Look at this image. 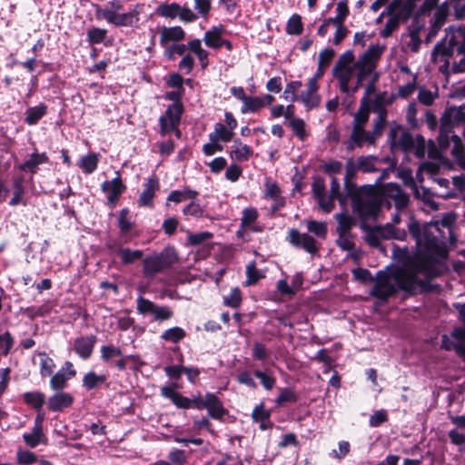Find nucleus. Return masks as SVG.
I'll use <instances>...</instances> for the list:
<instances>
[{"mask_svg": "<svg viewBox=\"0 0 465 465\" xmlns=\"http://www.w3.org/2000/svg\"><path fill=\"white\" fill-rule=\"evenodd\" d=\"M456 216L453 213L445 214L440 220L420 226L415 220H411L408 228L411 235L416 242V256L424 264L420 267L422 277L417 279L414 283L404 285L408 290L422 287L426 278L437 275V264L446 258V232H451V225L455 223Z\"/></svg>", "mask_w": 465, "mask_h": 465, "instance_id": "obj_1", "label": "nucleus"}, {"mask_svg": "<svg viewBox=\"0 0 465 465\" xmlns=\"http://www.w3.org/2000/svg\"><path fill=\"white\" fill-rule=\"evenodd\" d=\"M421 264H424V262L415 255L411 262L406 268L396 271L392 275L379 271L376 275L375 283L370 292V295L385 302L396 293L398 289L410 294L425 291L430 280L434 276L426 278L424 284L420 288L408 290L403 287L404 285L414 283L417 279L422 277L423 273L420 269Z\"/></svg>", "mask_w": 465, "mask_h": 465, "instance_id": "obj_2", "label": "nucleus"}, {"mask_svg": "<svg viewBox=\"0 0 465 465\" xmlns=\"http://www.w3.org/2000/svg\"><path fill=\"white\" fill-rule=\"evenodd\" d=\"M357 168L358 163L355 164L352 159L348 160L345 165L344 190L351 201L355 213L363 219L375 217L378 213L380 197L375 193V186L364 185L359 188L351 181Z\"/></svg>", "mask_w": 465, "mask_h": 465, "instance_id": "obj_3", "label": "nucleus"}, {"mask_svg": "<svg viewBox=\"0 0 465 465\" xmlns=\"http://www.w3.org/2000/svg\"><path fill=\"white\" fill-rule=\"evenodd\" d=\"M462 124H465V111H463V106L448 107L440 118L438 143L440 148L445 150L449 147L450 142L452 141V155L460 165H465V149L461 144L460 138L453 132V128L456 125Z\"/></svg>", "mask_w": 465, "mask_h": 465, "instance_id": "obj_4", "label": "nucleus"}, {"mask_svg": "<svg viewBox=\"0 0 465 465\" xmlns=\"http://www.w3.org/2000/svg\"><path fill=\"white\" fill-rule=\"evenodd\" d=\"M454 55L465 56V26H450L445 30V37L432 50L431 61L445 74Z\"/></svg>", "mask_w": 465, "mask_h": 465, "instance_id": "obj_5", "label": "nucleus"}, {"mask_svg": "<svg viewBox=\"0 0 465 465\" xmlns=\"http://www.w3.org/2000/svg\"><path fill=\"white\" fill-rule=\"evenodd\" d=\"M384 46L380 45H371L368 49L359 56L355 62L357 70L356 84L352 87V94L356 93L362 85L363 81L369 80L365 88L364 99L375 91L376 83L379 80V74L376 72L377 63L380 60Z\"/></svg>", "mask_w": 465, "mask_h": 465, "instance_id": "obj_6", "label": "nucleus"}, {"mask_svg": "<svg viewBox=\"0 0 465 465\" xmlns=\"http://www.w3.org/2000/svg\"><path fill=\"white\" fill-rule=\"evenodd\" d=\"M95 15L115 26H133L139 20V13L136 10L124 12V5L121 0L108 1L103 6H97Z\"/></svg>", "mask_w": 465, "mask_h": 465, "instance_id": "obj_7", "label": "nucleus"}, {"mask_svg": "<svg viewBox=\"0 0 465 465\" xmlns=\"http://www.w3.org/2000/svg\"><path fill=\"white\" fill-rule=\"evenodd\" d=\"M454 10L455 17L458 19L465 15V0H445L437 9L430 21V31L428 40L434 38L440 28L444 25L450 9Z\"/></svg>", "mask_w": 465, "mask_h": 465, "instance_id": "obj_8", "label": "nucleus"}, {"mask_svg": "<svg viewBox=\"0 0 465 465\" xmlns=\"http://www.w3.org/2000/svg\"><path fill=\"white\" fill-rule=\"evenodd\" d=\"M175 260L174 253L168 251L145 257L143 261V276L148 280L153 279L156 274L171 268Z\"/></svg>", "mask_w": 465, "mask_h": 465, "instance_id": "obj_9", "label": "nucleus"}, {"mask_svg": "<svg viewBox=\"0 0 465 465\" xmlns=\"http://www.w3.org/2000/svg\"><path fill=\"white\" fill-rule=\"evenodd\" d=\"M375 193L380 197L378 210L385 202L388 203V205H391V201H392L396 209L399 211L404 209L410 201L408 194L405 193L397 183H390L380 189L375 187Z\"/></svg>", "mask_w": 465, "mask_h": 465, "instance_id": "obj_10", "label": "nucleus"}, {"mask_svg": "<svg viewBox=\"0 0 465 465\" xmlns=\"http://www.w3.org/2000/svg\"><path fill=\"white\" fill-rule=\"evenodd\" d=\"M407 233L403 229L396 228L393 223L377 226L368 232L366 242L372 247H379L381 240H404Z\"/></svg>", "mask_w": 465, "mask_h": 465, "instance_id": "obj_11", "label": "nucleus"}, {"mask_svg": "<svg viewBox=\"0 0 465 465\" xmlns=\"http://www.w3.org/2000/svg\"><path fill=\"white\" fill-rule=\"evenodd\" d=\"M392 103V97H389L386 93L376 95L372 102V111L377 114L373 122L372 134L375 139L381 135L383 129L387 124V109L386 105Z\"/></svg>", "mask_w": 465, "mask_h": 465, "instance_id": "obj_12", "label": "nucleus"}, {"mask_svg": "<svg viewBox=\"0 0 465 465\" xmlns=\"http://www.w3.org/2000/svg\"><path fill=\"white\" fill-rule=\"evenodd\" d=\"M136 310L142 315H152L153 320L157 322L167 321L173 315L170 307L157 305L143 296L137 298Z\"/></svg>", "mask_w": 465, "mask_h": 465, "instance_id": "obj_13", "label": "nucleus"}, {"mask_svg": "<svg viewBox=\"0 0 465 465\" xmlns=\"http://www.w3.org/2000/svg\"><path fill=\"white\" fill-rule=\"evenodd\" d=\"M156 14L162 17L174 19L179 17L182 22H194L198 15L187 6H181L177 3L161 4L155 10Z\"/></svg>", "mask_w": 465, "mask_h": 465, "instance_id": "obj_14", "label": "nucleus"}, {"mask_svg": "<svg viewBox=\"0 0 465 465\" xmlns=\"http://www.w3.org/2000/svg\"><path fill=\"white\" fill-rule=\"evenodd\" d=\"M183 114V105L181 103H173L168 106L163 115L159 119L161 133L166 134L172 131H176V135L180 136V131L177 129Z\"/></svg>", "mask_w": 465, "mask_h": 465, "instance_id": "obj_15", "label": "nucleus"}, {"mask_svg": "<svg viewBox=\"0 0 465 465\" xmlns=\"http://www.w3.org/2000/svg\"><path fill=\"white\" fill-rule=\"evenodd\" d=\"M388 140L392 150L409 152L415 148L412 135L399 124L391 127Z\"/></svg>", "mask_w": 465, "mask_h": 465, "instance_id": "obj_16", "label": "nucleus"}, {"mask_svg": "<svg viewBox=\"0 0 465 465\" xmlns=\"http://www.w3.org/2000/svg\"><path fill=\"white\" fill-rule=\"evenodd\" d=\"M424 0H392L387 7L388 14H395L401 20L408 21L412 15L415 20L421 16H417V10Z\"/></svg>", "mask_w": 465, "mask_h": 465, "instance_id": "obj_17", "label": "nucleus"}, {"mask_svg": "<svg viewBox=\"0 0 465 465\" xmlns=\"http://www.w3.org/2000/svg\"><path fill=\"white\" fill-rule=\"evenodd\" d=\"M441 341L442 348L454 350L465 361V330L455 329L450 335H443Z\"/></svg>", "mask_w": 465, "mask_h": 465, "instance_id": "obj_18", "label": "nucleus"}, {"mask_svg": "<svg viewBox=\"0 0 465 465\" xmlns=\"http://www.w3.org/2000/svg\"><path fill=\"white\" fill-rule=\"evenodd\" d=\"M288 240L293 246L302 248L309 253L313 254L318 252L314 238L307 233H302L296 229H291L289 231Z\"/></svg>", "mask_w": 465, "mask_h": 465, "instance_id": "obj_19", "label": "nucleus"}, {"mask_svg": "<svg viewBox=\"0 0 465 465\" xmlns=\"http://www.w3.org/2000/svg\"><path fill=\"white\" fill-rule=\"evenodd\" d=\"M332 74L339 82L341 92L343 94H352L353 86H350V82L354 74L357 76L355 63H353V66L333 67Z\"/></svg>", "mask_w": 465, "mask_h": 465, "instance_id": "obj_20", "label": "nucleus"}, {"mask_svg": "<svg viewBox=\"0 0 465 465\" xmlns=\"http://www.w3.org/2000/svg\"><path fill=\"white\" fill-rule=\"evenodd\" d=\"M312 190L318 200L320 207L327 213H331L334 207L335 203L332 201V198H328L325 194V183L322 178L316 177L314 178Z\"/></svg>", "mask_w": 465, "mask_h": 465, "instance_id": "obj_21", "label": "nucleus"}, {"mask_svg": "<svg viewBox=\"0 0 465 465\" xmlns=\"http://www.w3.org/2000/svg\"><path fill=\"white\" fill-rule=\"evenodd\" d=\"M75 373L73 364L70 361H66L64 366L51 377V389L53 391H63L66 387L67 381L74 377Z\"/></svg>", "mask_w": 465, "mask_h": 465, "instance_id": "obj_22", "label": "nucleus"}, {"mask_svg": "<svg viewBox=\"0 0 465 465\" xmlns=\"http://www.w3.org/2000/svg\"><path fill=\"white\" fill-rule=\"evenodd\" d=\"M318 89V84L314 83V80H309L307 84V89L302 91L299 95V100L305 105L307 109H312L319 106L321 103V97L317 94Z\"/></svg>", "mask_w": 465, "mask_h": 465, "instance_id": "obj_23", "label": "nucleus"}, {"mask_svg": "<svg viewBox=\"0 0 465 465\" xmlns=\"http://www.w3.org/2000/svg\"><path fill=\"white\" fill-rule=\"evenodd\" d=\"M159 181L156 176L150 177L144 184V188L141 193L138 203L140 206L152 207L153 204V197L159 190Z\"/></svg>", "mask_w": 465, "mask_h": 465, "instance_id": "obj_24", "label": "nucleus"}, {"mask_svg": "<svg viewBox=\"0 0 465 465\" xmlns=\"http://www.w3.org/2000/svg\"><path fill=\"white\" fill-rule=\"evenodd\" d=\"M112 253L118 255L124 264H131L143 257V251L122 247L116 242L108 244Z\"/></svg>", "mask_w": 465, "mask_h": 465, "instance_id": "obj_25", "label": "nucleus"}, {"mask_svg": "<svg viewBox=\"0 0 465 465\" xmlns=\"http://www.w3.org/2000/svg\"><path fill=\"white\" fill-rule=\"evenodd\" d=\"M56 391V393L48 399L47 405L49 410L52 411H63L71 407L74 402V397L68 392L62 391Z\"/></svg>", "mask_w": 465, "mask_h": 465, "instance_id": "obj_26", "label": "nucleus"}, {"mask_svg": "<svg viewBox=\"0 0 465 465\" xmlns=\"http://www.w3.org/2000/svg\"><path fill=\"white\" fill-rule=\"evenodd\" d=\"M125 186L122 183L119 173H116V177L112 180L105 181L102 183V191L108 193V202L114 203L119 195L124 191Z\"/></svg>", "mask_w": 465, "mask_h": 465, "instance_id": "obj_27", "label": "nucleus"}, {"mask_svg": "<svg viewBox=\"0 0 465 465\" xmlns=\"http://www.w3.org/2000/svg\"><path fill=\"white\" fill-rule=\"evenodd\" d=\"M375 135L371 132L365 131L364 127L352 126V132L350 137L349 150H352L354 145L361 146L364 143L373 144L375 143Z\"/></svg>", "mask_w": 465, "mask_h": 465, "instance_id": "obj_28", "label": "nucleus"}, {"mask_svg": "<svg viewBox=\"0 0 465 465\" xmlns=\"http://www.w3.org/2000/svg\"><path fill=\"white\" fill-rule=\"evenodd\" d=\"M96 337L94 335L82 336L74 341V351L84 360L88 359L94 350Z\"/></svg>", "mask_w": 465, "mask_h": 465, "instance_id": "obj_29", "label": "nucleus"}, {"mask_svg": "<svg viewBox=\"0 0 465 465\" xmlns=\"http://www.w3.org/2000/svg\"><path fill=\"white\" fill-rule=\"evenodd\" d=\"M161 394L164 398L170 399L177 408L190 409L193 406L191 399L183 396L171 386L163 387L161 389Z\"/></svg>", "mask_w": 465, "mask_h": 465, "instance_id": "obj_30", "label": "nucleus"}, {"mask_svg": "<svg viewBox=\"0 0 465 465\" xmlns=\"http://www.w3.org/2000/svg\"><path fill=\"white\" fill-rule=\"evenodd\" d=\"M252 149L242 143L240 139L233 140L232 145L230 147V157L237 162H246L252 155Z\"/></svg>", "mask_w": 465, "mask_h": 465, "instance_id": "obj_31", "label": "nucleus"}, {"mask_svg": "<svg viewBox=\"0 0 465 465\" xmlns=\"http://www.w3.org/2000/svg\"><path fill=\"white\" fill-rule=\"evenodd\" d=\"M185 37V32L181 26L163 27L160 32V44L166 46L169 42H179Z\"/></svg>", "mask_w": 465, "mask_h": 465, "instance_id": "obj_32", "label": "nucleus"}, {"mask_svg": "<svg viewBox=\"0 0 465 465\" xmlns=\"http://www.w3.org/2000/svg\"><path fill=\"white\" fill-rule=\"evenodd\" d=\"M206 403L205 409L213 419L221 420L226 414V410L223 408L222 401L213 393H207Z\"/></svg>", "mask_w": 465, "mask_h": 465, "instance_id": "obj_33", "label": "nucleus"}, {"mask_svg": "<svg viewBox=\"0 0 465 465\" xmlns=\"http://www.w3.org/2000/svg\"><path fill=\"white\" fill-rule=\"evenodd\" d=\"M47 162L48 157L45 153H34L26 161H25L24 163L19 166V168L24 172H28L32 174H35L38 170V166L40 164L46 163Z\"/></svg>", "mask_w": 465, "mask_h": 465, "instance_id": "obj_34", "label": "nucleus"}, {"mask_svg": "<svg viewBox=\"0 0 465 465\" xmlns=\"http://www.w3.org/2000/svg\"><path fill=\"white\" fill-rule=\"evenodd\" d=\"M225 32L223 26H214L205 32L203 41L209 48L219 49L222 47V35Z\"/></svg>", "mask_w": 465, "mask_h": 465, "instance_id": "obj_35", "label": "nucleus"}, {"mask_svg": "<svg viewBox=\"0 0 465 465\" xmlns=\"http://www.w3.org/2000/svg\"><path fill=\"white\" fill-rule=\"evenodd\" d=\"M258 218V212L255 208H245L241 218V227L248 228L252 232H260L262 227L255 224Z\"/></svg>", "mask_w": 465, "mask_h": 465, "instance_id": "obj_36", "label": "nucleus"}, {"mask_svg": "<svg viewBox=\"0 0 465 465\" xmlns=\"http://www.w3.org/2000/svg\"><path fill=\"white\" fill-rule=\"evenodd\" d=\"M334 217L338 223L336 228L338 234H351V230L355 224L353 217L347 213H336Z\"/></svg>", "mask_w": 465, "mask_h": 465, "instance_id": "obj_37", "label": "nucleus"}, {"mask_svg": "<svg viewBox=\"0 0 465 465\" xmlns=\"http://www.w3.org/2000/svg\"><path fill=\"white\" fill-rule=\"evenodd\" d=\"M234 132L229 130L224 124L216 123L214 131L209 134V139L212 142H230L233 137Z\"/></svg>", "mask_w": 465, "mask_h": 465, "instance_id": "obj_38", "label": "nucleus"}, {"mask_svg": "<svg viewBox=\"0 0 465 465\" xmlns=\"http://www.w3.org/2000/svg\"><path fill=\"white\" fill-rule=\"evenodd\" d=\"M25 178L24 176L15 177L13 181V189H14V196L11 198L9 204L11 206H15L20 203L25 205L26 203L23 200V195L25 194V188L24 185Z\"/></svg>", "mask_w": 465, "mask_h": 465, "instance_id": "obj_39", "label": "nucleus"}, {"mask_svg": "<svg viewBox=\"0 0 465 465\" xmlns=\"http://www.w3.org/2000/svg\"><path fill=\"white\" fill-rule=\"evenodd\" d=\"M47 113V106L40 104L34 107H29L25 111V123L28 125H35Z\"/></svg>", "mask_w": 465, "mask_h": 465, "instance_id": "obj_40", "label": "nucleus"}, {"mask_svg": "<svg viewBox=\"0 0 465 465\" xmlns=\"http://www.w3.org/2000/svg\"><path fill=\"white\" fill-rule=\"evenodd\" d=\"M264 107V99L258 96H248L241 108L242 114L256 113Z\"/></svg>", "mask_w": 465, "mask_h": 465, "instance_id": "obj_41", "label": "nucleus"}, {"mask_svg": "<svg viewBox=\"0 0 465 465\" xmlns=\"http://www.w3.org/2000/svg\"><path fill=\"white\" fill-rule=\"evenodd\" d=\"M106 380L107 376L105 374L97 375L94 371H89L83 378V386L87 391H91L104 383Z\"/></svg>", "mask_w": 465, "mask_h": 465, "instance_id": "obj_42", "label": "nucleus"}, {"mask_svg": "<svg viewBox=\"0 0 465 465\" xmlns=\"http://www.w3.org/2000/svg\"><path fill=\"white\" fill-rule=\"evenodd\" d=\"M37 355L40 357V374L42 377L52 375L55 363L45 351H38Z\"/></svg>", "mask_w": 465, "mask_h": 465, "instance_id": "obj_43", "label": "nucleus"}, {"mask_svg": "<svg viewBox=\"0 0 465 465\" xmlns=\"http://www.w3.org/2000/svg\"><path fill=\"white\" fill-rule=\"evenodd\" d=\"M185 331L183 328L176 326L164 331L161 334V339L165 341L178 343L185 337Z\"/></svg>", "mask_w": 465, "mask_h": 465, "instance_id": "obj_44", "label": "nucleus"}, {"mask_svg": "<svg viewBox=\"0 0 465 465\" xmlns=\"http://www.w3.org/2000/svg\"><path fill=\"white\" fill-rule=\"evenodd\" d=\"M303 25L301 15H292L286 24V33L290 35H299L302 33Z\"/></svg>", "mask_w": 465, "mask_h": 465, "instance_id": "obj_45", "label": "nucleus"}, {"mask_svg": "<svg viewBox=\"0 0 465 465\" xmlns=\"http://www.w3.org/2000/svg\"><path fill=\"white\" fill-rule=\"evenodd\" d=\"M24 401L33 408L40 410L45 403V394L40 391L25 392L24 394Z\"/></svg>", "mask_w": 465, "mask_h": 465, "instance_id": "obj_46", "label": "nucleus"}, {"mask_svg": "<svg viewBox=\"0 0 465 465\" xmlns=\"http://www.w3.org/2000/svg\"><path fill=\"white\" fill-rule=\"evenodd\" d=\"M45 438L43 429L33 427L32 432L25 433L23 439L25 444L31 448L36 447Z\"/></svg>", "mask_w": 465, "mask_h": 465, "instance_id": "obj_47", "label": "nucleus"}, {"mask_svg": "<svg viewBox=\"0 0 465 465\" xmlns=\"http://www.w3.org/2000/svg\"><path fill=\"white\" fill-rule=\"evenodd\" d=\"M328 198H332L333 202L335 199H337L341 206H344L346 204L347 198H350L347 196L346 193L345 194L341 193L340 183L335 177H331L330 195Z\"/></svg>", "mask_w": 465, "mask_h": 465, "instance_id": "obj_48", "label": "nucleus"}, {"mask_svg": "<svg viewBox=\"0 0 465 465\" xmlns=\"http://www.w3.org/2000/svg\"><path fill=\"white\" fill-rule=\"evenodd\" d=\"M389 15L390 18L387 20L385 26L381 33L382 37L390 36L399 27L400 23L405 22L395 14Z\"/></svg>", "mask_w": 465, "mask_h": 465, "instance_id": "obj_49", "label": "nucleus"}, {"mask_svg": "<svg viewBox=\"0 0 465 465\" xmlns=\"http://www.w3.org/2000/svg\"><path fill=\"white\" fill-rule=\"evenodd\" d=\"M307 229L319 238L324 239L327 235V226L325 223L311 220L307 222Z\"/></svg>", "mask_w": 465, "mask_h": 465, "instance_id": "obj_50", "label": "nucleus"}, {"mask_svg": "<svg viewBox=\"0 0 465 465\" xmlns=\"http://www.w3.org/2000/svg\"><path fill=\"white\" fill-rule=\"evenodd\" d=\"M440 0H424L417 10V16H429L431 12H436V9L440 5Z\"/></svg>", "mask_w": 465, "mask_h": 465, "instance_id": "obj_51", "label": "nucleus"}, {"mask_svg": "<svg viewBox=\"0 0 465 465\" xmlns=\"http://www.w3.org/2000/svg\"><path fill=\"white\" fill-rule=\"evenodd\" d=\"M169 465H185L187 456L185 451L179 449L172 450L167 455Z\"/></svg>", "mask_w": 465, "mask_h": 465, "instance_id": "obj_52", "label": "nucleus"}, {"mask_svg": "<svg viewBox=\"0 0 465 465\" xmlns=\"http://www.w3.org/2000/svg\"><path fill=\"white\" fill-rule=\"evenodd\" d=\"M246 285H252L262 278L263 274L257 270L255 262H252L246 266Z\"/></svg>", "mask_w": 465, "mask_h": 465, "instance_id": "obj_53", "label": "nucleus"}, {"mask_svg": "<svg viewBox=\"0 0 465 465\" xmlns=\"http://www.w3.org/2000/svg\"><path fill=\"white\" fill-rule=\"evenodd\" d=\"M98 163V158L96 154H88L81 159L80 167L86 173H92L96 168Z\"/></svg>", "mask_w": 465, "mask_h": 465, "instance_id": "obj_54", "label": "nucleus"}, {"mask_svg": "<svg viewBox=\"0 0 465 465\" xmlns=\"http://www.w3.org/2000/svg\"><path fill=\"white\" fill-rule=\"evenodd\" d=\"M253 375L260 380L262 385L265 390L271 391L274 387L276 379L272 375L269 374L267 371L257 370L253 372Z\"/></svg>", "mask_w": 465, "mask_h": 465, "instance_id": "obj_55", "label": "nucleus"}, {"mask_svg": "<svg viewBox=\"0 0 465 465\" xmlns=\"http://www.w3.org/2000/svg\"><path fill=\"white\" fill-rule=\"evenodd\" d=\"M433 181L443 190L439 194L443 198H451L456 193L450 190V180L447 178L436 177Z\"/></svg>", "mask_w": 465, "mask_h": 465, "instance_id": "obj_56", "label": "nucleus"}, {"mask_svg": "<svg viewBox=\"0 0 465 465\" xmlns=\"http://www.w3.org/2000/svg\"><path fill=\"white\" fill-rule=\"evenodd\" d=\"M15 343V340L9 331H5L0 335V350L4 356L11 351Z\"/></svg>", "mask_w": 465, "mask_h": 465, "instance_id": "obj_57", "label": "nucleus"}, {"mask_svg": "<svg viewBox=\"0 0 465 465\" xmlns=\"http://www.w3.org/2000/svg\"><path fill=\"white\" fill-rule=\"evenodd\" d=\"M358 168L364 173L375 172L376 158L373 156H361L358 159Z\"/></svg>", "mask_w": 465, "mask_h": 465, "instance_id": "obj_58", "label": "nucleus"}, {"mask_svg": "<svg viewBox=\"0 0 465 465\" xmlns=\"http://www.w3.org/2000/svg\"><path fill=\"white\" fill-rule=\"evenodd\" d=\"M301 86L302 82L300 81H292L289 83L283 91V98L291 102L299 100V96H297L295 93Z\"/></svg>", "mask_w": 465, "mask_h": 465, "instance_id": "obj_59", "label": "nucleus"}, {"mask_svg": "<svg viewBox=\"0 0 465 465\" xmlns=\"http://www.w3.org/2000/svg\"><path fill=\"white\" fill-rule=\"evenodd\" d=\"M297 401V395L294 391L291 388L282 389L279 396L275 402L277 405H282L285 402H295Z\"/></svg>", "mask_w": 465, "mask_h": 465, "instance_id": "obj_60", "label": "nucleus"}, {"mask_svg": "<svg viewBox=\"0 0 465 465\" xmlns=\"http://www.w3.org/2000/svg\"><path fill=\"white\" fill-rule=\"evenodd\" d=\"M450 442L459 446L460 451L465 450V433L460 432L457 429H452L448 432Z\"/></svg>", "mask_w": 465, "mask_h": 465, "instance_id": "obj_61", "label": "nucleus"}, {"mask_svg": "<svg viewBox=\"0 0 465 465\" xmlns=\"http://www.w3.org/2000/svg\"><path fill=\"white\" fill-rule=\"evenodd\" d=\"M289 125L292 128L294 134L301 139L302 141L305 139V123L301 118H292L289 121Z\"/></svg>", "mask_w": 465, "mask_h": 465, "instance_id": "obj_62", "label": "nucleus"}, {"mask_svg": "<svg viewBox=\"0 0 465 465\" xmlns=\"http://www.w3.org/2000/svg\"><path fill=\"white\" fill-rule=\"evenodd\" d=\"M369 119V109L362 104L354 114L353 125L364 127Z\"/></svg>", "mask_w": 465, "mask_h": 465, "instance_id": "obj_63", "label": "nucleus"}, {"mask_svg": "<svg viewBox=\"0 0 465 465\" xmlns=\"http://www.w3.org/2000/svg\"><path fill=\"white\" fill-rule=\"evenodd\" d=\"M186 49L187 46L183 44H173L165 48L163 54L168 60H173L175 54L183 55Z\"/></svg>", "mask_w": 465, "mask_h": 465, "instance_id": "obj_64", "label": "nucleus"}]
</instances>
